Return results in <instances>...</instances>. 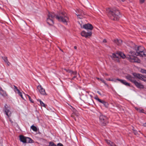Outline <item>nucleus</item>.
<instances>
[{
	"label": "nucleus",
	"instance_id": "f257e3e1",
	"mask_svg": "<svg viewBox=\"0 0 146 146\" xmlns=\"http://www.w3.org/2000/svg\"><path fill=\"white\" fill-rule=\"evenodd\" d=\"M48 17L47 19V22L50 25H52L54 24L53 19L56 17L59 21L62 22L67 25L69 21V19L66 14L64 12H60L58 15H56L54 13H49Z\"/></svg>",
	"mask_w": 146,
	"mask_h": 146
},
{
	"label": "nucleus",
	"instance_id": "f03ea898",
	"mask_svg": "<svg viewBox=\"0 0 146 146\" xmlns=\"http://www.w3.org/2000/svg\"><path fill=\"white\" fill-rule=\"evenodd\" d=\"M135 52L131 51L130 52L131 55L127 56L126 57L131 62L139 63L140 62V60L137 57L133 55L135 54L137 56H146V51L145 50L144 48L141 46L137 47L135 48Z\"/></svg>",
	"mask_w": 146,
	"mask_h": 146
},
{
	"label": "nucleus",
	"instance_id": "7ed1b4c3",
	"mask_svg": "<svg viewBox=\"0 0 146 146\" xmlns=\"http://www.w3.org/2000/svg\"><path fill=\"white\" fill-rule=\"evenodd\" d=\"M106 11L108 16L111 20L117 21L119 19L120 14L117 9L115 8L112 9H108L106 10Z\"/></svg>",
	"mask_w": 146,
	"mask_h": 146
},
{
	"label": "nucleus",
	"instance_id": "20e7f679",
	"mask_svg": "<svg viewBox=\"0 0 146 146\" xmlns=\"http://www.w3.org/2000/svg\"><path fill=\"white\" fill-rule=\"evenodd\" d=\"M133 75L134 77H132L131 75H128L126 76V78L127 79L133 83H134L136 80H135L136 78L143 80L145 82H146V77L141 74L134 73L133 74Z\"/></svg>",
	"mask_w": 146,
	"mask_h": 146
},
{
	"label": "nucleus",
	"instance_id": "39448f33",
	"mask_svg": "<svg viewBox=\"0 0 146 146\" xmlns=\"http://www.w3.org/2000/svg\"><path fill=\"white\" fill-rule=\"evenodd\" d=\"M3 111L7 117L10 119V117L11 116V112L10 111V107L6 104H5L3 110Z\"/></svg>",
	"mask_w": 146,
	"mask_h": 146
},
{
	"label": "nucleus",
	"instance_id": "423d86ee",
	"mask_svg": "<svg viewBox=\"0 0 146 146\" xmlns=\"http://www.w3.org/2000/svg\"><path fill=\"white\" fill-rule=\"evenodd\" d=\"M99 119L100 123L103 125H105L108 122L107 118L104 116L100 115Z\"/></svg>",
	"mask_w": 146,
	"mask_h": 146
},
{
	"label": "nucleus",
	"instance_id": "0eeeda50",
	"mask_svg": "<svg viewBox=\"0 0 146 146\" xmlns=\"http://www.w3.org/2000/svg\"><path fill=\"white\" fill-rule=\"evenodd\" d=\"M119 57H121L123 58H124L125 57V56L124 54L121 52H119L118 53L115 54H113L112 55V57L114 58H119Z\"/></svg>",
	"mask_w": 146,
	"mask_h": 146
},
{
	"label": "nucleus",
	"instance_id": "6e6552de",
	"mask_svg": "<svg viewBox=\"0 0 146 146\" xmlns=\"http://www.w3.org/2000/svg\"><path fill=\"white\" fill-rule=\"evenodd\" d=\"M37 88L41 94L44 95H47L44 89L42 88L41 85H40L38 86L37 87Z\"/></svg>",
	"mask_w": 146,
	"mask_h": 146
},
{
	"label": "nucleus",
	"instance_id": "1a4fd4ad",
	"mask_svg": "<svg viewBox=\"0 0 146 146\" xmlns=\"http://www.w3.org/2000/svg\"><path fill=\"white\" fill-rule=\"evenodd\" d=\"M92 34V33L91 31H90L88 32H86L84 31H83L81 33V35L86 38H87L89 36H91Z\"/></svg>",
	"mask_w": 146,
	"mask_h": 146
},
{
	"label": "nucleus",
	"instance_id": "9d476101",
	"mask_svg": "<svg viewBox=\"0 0 146 146\" xmlns=\"http://www.w3.org/2000/svg\"><path fill=\"white\" fill-rule=\"evenodd\" d=\"M83 28L87 30H92L93 29V27L91 24L88 23L84 25L83 26Z\"/></svg>",
	"mask_w": 146,
	"mask_h": 146
},
{
	"label": "nucleus",
	"instance_id": "9b49d317",
	"mask_svg": "<svg viewBox=\"0 0 146 146\" xmlns=\"http://www.w3.org/2000/svg\"><path fill=\"white\" fill-rule=\"evenodd\" d=\"M135 86L138 88L140 89H143L144 88V86L141 83L138 82L136 80L133 83Z\"/></svg>",
	"mask_w": 146,
	"mask_h": 146
},
{
	"label": "nucleus",
	"instance_id": "f8f14e48",
	"mask_svg": "<svg viewBox=\"0 0 146 146\" xmlns=\"http://www.w3.org/2000/svg\"><path fill=\"white\" fill-rule=\"evenodd\" d=\"M77 11L78 12V14H76L77 17L80 19H82L83 17V15H84L83 11L81 9L78 10Z\"/></svg>",
	"mask_w": 146,
	"mask_h": 146
},
{
	"label": "nucleus",
	"instance_id": "ddd939ff",
	"mask_svg": "<svg viewBox=\"0 0 146 146\" xmlns=\"http://www.w3.org/2000/svg\"><path fill=\"white\" fill-rule=\"evenodd\" d=\"M0 94L3 97H6L7 96L6 92L4 91L1 87L0 88Z\"/></svg>",
	"mask_w": 146,
	"mask_h": 146
},
{
	"label": "nucleus",
	"instance_id": "4468645a",
	"mask_svg": "<svg viewBox=\"0 0 146 146\" xmlns=\"http://www.w3.org/2000/svg\"><path fill=\"white\" fill-rule=\"evenodd\" d=\"M117 80L120 81L121 83H122L123 84L127 86H129V84L126 82L125 80L120 79H119L117 78Z\"/></svg>",
	"mask_w": 146,
	"mask_h": 146
},
{
	"label": "nucleus",
	"instance_id": "2eb2a0df",
	"mask_svg": "<svg viewBox=\"0 0 146 146\" xmlns=\"http://www.w3.org/2000/svg\"><path fill=\"white\" fill-rule=\"evenodd\" d=\"M114 42L117 45H120L122 43V41L121 39H116L114 40Z\"/></svg>",
	"mask_w": 146,
	"mask_h": 146
},
{
	"label": "nucleus",
	"instance_id": "dca6fc26",
	"mask_svg": "<svg viewBox=\"0 0 146 146\" xmlns=\"http://www.w3.org/2000/svg\"><path fill=\"white\" fill-rule=\"evenodd\" d=\"M105 141L108 145H110L111 146H117L114 143L111 142L110 140L106 139Z\"/></svg>",
	"mask_w": 146,
	"mask_h": 146
},
{
	"label": "nucleus",
	"instance_id": "f3484780",
	"mask_svg": "<svg viewBox=\"0 0 146 146\" xmlns=\"http://www.w3.org/2000/svg\"><path fill=\"white\" fill-rule=\"evenodd\" d=\"M26 137H25L23 135H20V141L23 143H25Z\"/></svg>",
	"mask_w": 146,
	"mask_h": 146
},
{
	"label": "nucleus",
	"instance_id": "a211bd4d",
	"mask_svg": "<svg viewBox=\"0 0 146 146\" xmlns=\"http://www.w3.org/2000/svg\"><path fill=\"white\" fill-rule=\"evenodd\" d=\"M25 143H31L32 142L33 140L30 138L26 137Z\"/></svg>",
	"mask_w": 146,
	"mask_h": 146
},
{
	"label": "nucleus",
	"instance_id": "6ab92c4d",
	"mask_svg": "<svg viewBox=\"0 0 146 146\" xmlns=\"http://www.w3.org/2000/svg\"><path fill=\"white\" fill-rule=\"evenodd\" d=\"M14 92L15 93H18L20 91L15 86H13V88Z\"/></svg>",
	"mask_w": 146,
	"mask_h": 146
},
{
	"label": "nucleus",
	"instance_id": "aec40b11",
	"mask_svg": "<svg viewBox=\"0 0 146 146\" xmlns=\"http://www.w3.org/2000/svg\"><path fill=\"white\" fill-rule=\"evenodd\" d=\"M71 76L72 75H75L77 74V72L76 71H73L72 70H70L69 73Z\"/></svg>",
	"mask_w": 146,
	"mask_h": 146
},
{
	"label": "nucleus",
	"instance_id": "412c9836",
	"mask_svg": "<svg viewBox=\"0 0 146 146\" xmlns=\"http://www.w3.org/2000/svg\"><path fill=\"white\" fill-rule=\"evenodd\" d=\"M31 129L34 131H36L37 130L36 127L33 125L31 127Z\"/></svg>",
	"mask_w": 146,
	"mask_h": 146
},
{
	"label": "nucleus",
	"instance_id": "4be33fe9",
	"mask_svg": "<svg viewBox=\"0 0 146 146\" xmlns=\"http://www.w3.org/2000/svg\"><path fill=\"white\" fill-rule=\"evenodd\" d=\"M96 78L98 80H100V81H102V82L104 84L106 85H107L105 81L103 80L101 78Z\"/></svg>",
	"mask_w": 146,
	"mask_h": 146
},
{
	"label": "nucleus",
	"instance_id": "5701e85b",
	"mask_svg": "<svg viewBox=\"0 0 146 146\" xmlns=\"http://www.w3.org/2000/svg\"><path fill=\"white\" fill-rule=\"evenodd\" d=\"M48 146H57V145L52 142H50Z\"/></svg>",
	"mask_w": 146,
	"mask_h": 146
},
{
	"label": "nucleus",
	"instance_id": "b1692460",
	"mask_svg": "<svg viewBox=\"0 0 146 146\" xmlns=\"http://www.w3.org/2000/svg\"><path fill=\"white\" fill-rule=\"evenodd\" d=\"M38 101L39 102L40 104L41 105V106H42L43 107H45V104H44V103H43L42 102V101L40 100H38Z\"/></svg>",
	"mask_w": 146,
	"mask_h": 146
},
{
	"label": "nucleus",
	"instance_id": "393cba45",
	"mask_svg": "<svg viewBox=\"0 0 146 146\" xmlns=\"http://www.w3.org/2000/svg\"><path fill=\"white\" fill-rule=\"evenodd\" d=\"M103 105L105 106L106 107H108V103L106 102L105 101H104V102H103V103H102Z\"/></svg>",
	"mask_w": 146,
	"mask_h": 146
},
{
	"label": "nucleus",
	"instance_id": "a878e982",
	"mask_svg": "<svg viewBox=\"0 0 146 146\" xmlns=\"http://www.w3.org/2000/svg\"><path fill=\"white\" fill-rule=\"evenodd\" d=\"M27 97H28V98H29V100L31 102H32V103H33V101L32 100V99H31V97H30V96L27 95Z\"/></svg>",
	"mask_w": 146,
	"mask_h": 146
},
{
	"label": "nucleus",
	"instance_id": "bb28decb",
	"mask_svg": "<svg viewBox=\"0 0 146 146\" xmlns=\"http://www.w3.org/2000/svg\"><path fill=\"white\" fill-rule=\"evenodd\" d=\"M18 94L21 97V98L22 99H23V100L24 99V98L23 96L22 93L21 92H20Z\"/></svg>",
	"mask_w": 146,
	"mask_h": 146
},
{
	"label": "nucleus",
	"instance_id": "cd10ccee",
	"mask_svg": "<svg viewBox=\"0 0 146 146\" xmlns=\"http://www.w3.org/2000/svg\"><path fill=\"white\" fill-rule=\"evenodd\" d=\"M3 59L4 60V61L5 62H8V60L7 59V58L6 57H3Z\"/></svg>",
	"mask_w": 146,
	"mask_h": 146
},
{
	"label": "nucleus",
	"instance_id": "c85d7f7f",
	"mask_svg": "<svg viewBox=\"0 0 146 146\" xmlns=\"http://www.w3.org/2000/svg\"><path fill=\"white\" fill-rule=\"evenodd\" d=\"M144 110L142 109H139L138 111L141 113H144Z\"/></svg>",
	"mask_w": 146,
	"mask_h": 146
},
{
	"label": "nucleus",
	"instance_id": "c756f323",
	"mask_svg": "<svg viewBox=\"0 0 146 146\" xmlns=\"http://www.w3.org/2000/svg\"><path fill=\"white\" fill-rule=\"evenodd\" d=\"M133 133H134V134L135 135H137L138 133L137 131L133 129Z\"/></svg>",
	"mask_w": 146,
	"mask_h": 146
},
{
	"label": "nucleus",
	"instance_id": "7c9ffc66",
	"mask_svg": "<svg viewBox=\"0 0 146 146\" xmlns=\"http://www.w3.org/2000/svg\"><path fill=\"white\" fill-rule=\"evenodd\" d=\"M117 80V79H111V81H113V82H116V81Z\"/></svg>",
	"mask_w": 146,
	"mask_h": 146
},
{
	"label": "nucleus",
	"instance_id": "2f4dec72",
	"mask_svg": "<svg viewBox=\"0 0 146 146\" xmlns=\"http://www.w3.org/2000/svg\"><path fill=\"white\" fill-rule=\"evenodd\" d=\"M145 1V0H139L140 3H143Z\"/></svg>",
	"mask_w": 146,
	"mask_h": 146
},
{
	"label": "nucleus",
	"instance_id": "473e14b6",
	"mask_svg": "<svg viewBox=\"0 0 146 146\" xmlns=\"http://www.w3.org/2000/svg\"><path fill=\"white\" fill-rule=\"evenodd\" d=\"M57 146H63V145L60 143H58L57 144Z\"/></svg>",
	"mask_w": 146,
	"mask_h": 146
},
{
	"label": "nucleus",
	"instance_id": "72a5a7b5",
	"mask_svg": "<svg viewBox=\"0 0 146 146\" xmlns=\"http://www.w3.org/2000/svg\"><path fill=\"white\" fill-rule=\"evenodd\" d=\"M64 70H66V72H68V73H69V71L70 70L69 69H64Z\"/></svg>",
	"mask_w": 146,
	"mask_h": 146
},
{
	"label": "nucleus",
	"instance_id": "f704fd0d",
	"mask_svg": "<svg viewBox=\"0 0 146 146\" xmlns=\"http://www.w3.org/2000/svg\"><path fill=\"white\" fill-rule=\"evenodd\" d=\"M95 99L96 100H98V101H99V100H100V99H99V98L98 97H95Z\"/></svg>",
	"mask_w": 146,
	"mask_h": 146
},
{
	"label": "nucleus",
	"instance_id": "c9c22d12",
	"mask_svg": "<svg viewBox=\"0 0 146 146\" xmlns=\"http://www.w3.org/2000/svg\"><path fill=\"white\" fill-rule=\"evenodd\" d=\"M74 75V76L72 78V80H74L75 78L76 77V75Z\"/></svg>",
	"mask_w": 146,
	"mask_h": 146
},
{
	"label": "nucleus",
	"instance_id": "e433bc0d",
	"mask_svg": "<svg viewBox=\"0 0 146 146\" xmlns=\"http://www.w3.org/2000/svg\"><path fill=\"white\" fill-rule=\"evenodd\" d=\"M104 101L103 100H102L100 99V100H99V102H100L102 103H103V102H104Z\"/></svg>",
	"mask_w": 146,
	"mask_h": 146
},
{
	"label": "nucleus",
	"instance_id": "4c0bfd02",
	"mask_svg": "<svg viewBox=\"0 0 146 146\" xmlns=\"http://www.w3.org/2000/svg\"><path fill=\"white\" fill-rule=\"evenodd\" d=\"M103 42L104 43H106L107 42V41L106 39H104L103 40Z\"/></svg>",
	"mask_w": 146,
	"mask_h": 146
},
{
	"label": "nucleus",
	"instance_id": "58836bf2",
	"mask_svg": "<svg viewBox=\"0 0 146 146\" xmlns=\"http://www.w3.org/2000/svg\"><path fill=\"white\" fill-rule=\"evenodd\" d=\"M145 71H146V70H143L142 71V72L143 73H145L146 74V73L145 72Z\"/></svg>",
	"mask_w": 146,
	"mask_h": 146
},
{
	"label": "nucleus",
	"instance_id": "ea45409f",
	"mask_svg": "<svg viewBox=\"0 0 146 146\" xmlns=\"http://www.w3.org/2000/svg\"><path fill=\"white\" fill-rule=\"evenodd\" d=\"M111 79H110V78H108L106 79V80L108 81H111Z\"/></svg>",
	"mask_w": 146,
	"mask_h": 146
},
{
	"label": "nucleus",
	"instance_id": "a19ab883",
	"mask_svg": "<svg viewBox=\"0 0 146 146\" xmlns=\"http://www.w3.org/2000/svg\"><path fill=\"white\" fill-rule=\"evenodd\" d=\"M6 63H7V64L8 65V66H9L10 64V63L8 61V62H6Z\"/></svg>",
	"mask_w": 146,
	"mask_h": 146
},
{
	"label": "nucleus",
	"instance_id": "79ce46f5",
	"mask_svg": "<svg viewBox=\"0 0 146 146\" xmlns=\"http://www.w3.org/2000/svg\"><path fill=\"white\" fill-rule=\"evenodd\" d=\"M97 92L100 95H101L100 92L99 91H97Z\"/></svg>",
	"mask_w": 146,
	"mask_h": 146
},
{
	"label": "nucleus",
	"instance_id": "37998d69",
	"mask_svg": "<svg viewBox=\"0 0 146 146\" xmlns=\"http://www.w3.org/2000/svg\"><path fill=\"white\" fill-rule=\"evenodd\" d=\"M135 108L138 111H139V109L137 108Z\"/></svg>",
	"mask_w": 146,
	"mask_h": 146
},
{
	"label": "nucleus",
	"instance_id": "c03bdc74",
	"mask_svg": "<svg viewBox=\"0 0 146 146\" xmlns=\"http://www.w3.org/2000/svg\"><path fill=\"white\" fill-rule=\"evenodd\" d=\"M74 48L75 49H77V47L76 46H74Z\"/></svg>",
	"mask_w": 146,
	"mask_h": 146
},
{
	"label": "nucleus",
	"instance_id": "a18cd8bd",
	"mask_svg": "<svg viewBox=\"0 0 146 146\" xmlns=\"http://www.w3.org/2000/svg\"><path fill=\"white\" fill-rule=\"evenodd\" d=\"M144 125L145 127H146V123L144 124Z\"/></svg>",
	"mask_w": 146,
	"mask_h": 146
},
{
	"label": "nucleus",
	"instance_id": "49530a36",
	"mask_svg": "<svg viewBox=\"0 0 146 146\" xmlns=\"http://www.w3.org/2000/svg\"><path fill=\"white\" fill-rule=\"evenodd\" d=\"M75 115H76V116H78V115H77H77H76V114H75Z\"/></svg>",
	"mask_w": 146,
	"mask_h": 146
},
{
	"label": "nucleus",
	"instance_id": "de8ad7c7",
	"mask_svg": "<svg viewBox=\"0 0 146 146\" xmlns=\"http://www.w3.org/2000/svg\"><path fill=\"white\" fill-rule=\"evenodd\" d=\"M74 119H75V120H76V119H75V118H74Z\"/></svg>",
	"mask_w": 146,
	"mask_h": 146
},
{
	"label": "nucleus",
	"instance_id": "09e8293b",
	"mask_svg": "<svg viewBox=\"0 0 146 146\" xmlns=\"http://www.w3.org/2000/svg\"><path fill=\"white\" fill-rule=\"evenodd\" d=\"M10 121H11V120L10 119Z\"/></svg>",
	"mask_w": 146,
	"mask_h": 146
},
{
	"label": "nucleus",
	"instance_id": "8fccbe9b",
	"mask_svg": "<svg viewBox=\"0 0 146 146\" xmlns=\"http://www.w3.org/2000/svg\"><path fill=\"white\" fill-rule=\"evenodd\" d=\"M145 72H146V71H145Z\"/></svg>",
	"mask_w": 146,
	"mask_h": 146
}]
</instances>
